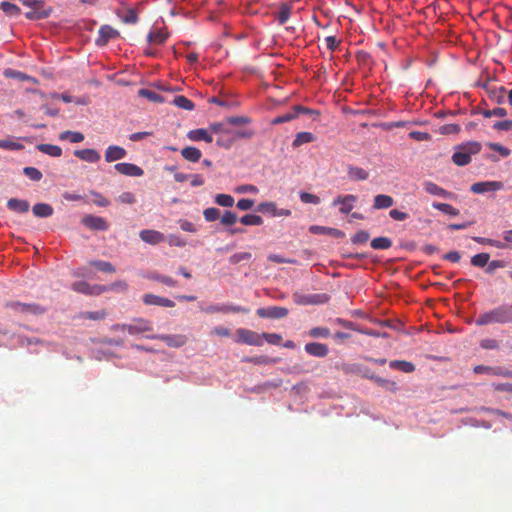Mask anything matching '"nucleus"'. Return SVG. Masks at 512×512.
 Here are the masks:
<instances>
[{"label": "nucleus", "instance_id": "nucleus-3", "mask_svg": "<svg viewBox=\"0 0 512 512\" xmlns=\"http://www.w3.org/2000/svg\"><path fill=\"white\" fill-rule=\"evenodd\" d=\"M236 333L238 336V342L253 346H261L263 344L262 334H258L257 332L245 328L237 329Z\"/></svg>", "mask_w": 512, "mask_h": 512}, {"label": "nucleus", "instance_id": "nucleus-54", "mask_svg": "<svg viewBox=\"0 0 512 512\" xmlns=\"http://www.w3.org/2000/svg\"><path fill=\"white\" fill-rule=\"evenodd\" d=\"M0 148L7 150H22L24 146L19 142H14L8 139H0Z\"/></svg>", "mask_w": 512, "mask_h": 512}, {"label": "nucleus", "instance_id": "nucleus-18", "mask_svg": "<svg viewBox=\"0 0 512 512\" xmlns=\"http://www.w3.org/2000/svg\"><path fill=\"white\" fill-rule=\"evenodd\" d=\"M309 231L312 234H316V235H329V236H332L334 238H343L344 235H345L344 232H342L341 230H338V229H335V228H331V227L318 226V225H312L309 228Z\"/></svg>", "mask_w": 512, "mask_h": 512}, {"label": "nucleus", "instance_id": "nucleus-1", "mask_svg": "<svg viewBox=\"0 0 512 512\" xmlns=\"http://www.w3.org/2000/svg\"><path fill=\"white\" fill-rule=\"evenodd\" d=\"M512 322V305L503 304L490 311L481 314L476 320L475 324L484 326L489 324H506Z\"/></svg>", "mask_w": 512, "mask_h": 512}, {"label": "nucleus", "instance_id": "nucleus-24", "mask_svg": "<svg viewBox=\"0 0 512 512\" xmlns=\"http://www.w3.org/2000/svg\"><path fill=\"white\" fill-rule=\"evenodd\" d=\"M347 175L351 180L355 181H364L369 177V173L366 170L353 165L348 166Z\"/></svg>", "mask_w": 512, "mask_h": 512}, {"label": "nucleus", "instance_id": "nucleus-27", "mask_svg": "<svg viewBox=\"0 0 512 512\" xmlns=\"http://www.w3.org/2000/svg\"><path fill=\"white\" fill-rule=\"evenodd\" d=\"M181 155L183 156V158H185L186 160L190 161V162H198L202 156V153L201 151L196 148V147H192V146H188V147H185L181 150Z\"/></svg>", "mask_w": 512, "mask_h": 512}, {"label": "nucleus", "instance_id": "nucleus-41", "mask_svg": "<svg viewBox=\"0 0 512 512\" xmlns=\"http://www.w3.org/2000/svg\"><path fill=\"white\" fill-rule=\"evenodd\" d=\"M490 255L488 253H479L471 258V264L475 267H484L488 264Z\"/></svg>", "mask_w": 512, "mask_h": 512}, {"label": "nucleus", "instance_id": "nucleus-32", "mask_svg": "<svg viewBox=\"0 0 512 512\" xmlns=\"http://www.w3.org/2000/svg\"><path fill=\"white\" fill-rule=\"evenodd\" d=\"M314 139H315L314 135L310 132H299L296 134V137L292 142V146L294 148H297L303 144L313 142Z\"/></svg>", "mask_w": 512, "mask_h": 512}, {"label": "nucleus", "instance_id": "nucleus-30", "mask_svg": "<svg viewBox=\"0 0 512 512\" xmlns=\"http://www.w3.org/2000/svg\"><path fill=\"white\" fill-rule=\"evenodd\" d=\"M37 150L52 157H60L62 155L61 147L52 144H38Z\"/></svg>", "mask_w": 512, "mask_h": 512}, {"label": "nucleus", "instance_id": "nucleus-46", "mask_svg": "<svg viewBox=\"0 0 512 512\" xmlns=\"http://www.w3.org/2000/svg\"><path fill=\"white\" fill-rule=\"evenodd\" d=\"M1 9L10 16L19 15L21 12V9L17 5L6 1L1 3Z\"/></svg>", "mask_w": 512, "mask_h": 512}, {"label": "nucleus", "instance_id": "nucleus-11", "mask_svg": "<svg viewBox=\"0 0 512 512\" xmlns=\"http://www.w3.org/2000/svg\"><path fill=\"white\" fill-rule=\"evenodd\" d=\"M356 200H357V197L352 194H348L345 196H338L333 201V206H337L340 204L341 205V207L339 209L340 212L343 214H348L354 208V203L356 202Z\"/></svg>", "mask_w": 512, "mask_h": 512}, {"label": "nucleus", "instance_id": "nucleus-9", "mask_svg": "<svg viewBox=\"0 0 512 512\" xmlns=\"http://www.w3.org/2000/svg\"><path fill=\"white\" fill-rule=\"evenodd\" d=\"M82 223L91 230L106 231L109 228L104 218L94 215H86L83 217Z\"/></svg>", "mask_w": 512, "mask_h": 512}, {"label": "nucleus", "instance_id": "nucleus-51", "mask_svg": "<svg viewBox=\"0 0 512 512\" xmlns=\"http://www.w3.org/2000/svg\"><path fill=\"white\" fill-rule=\"evenodd\" d=\"M203 215L206 221L213 222L220 218L221 212L218 208L211 207L205 209Z\"/></svg>", "mask_w": 512, "mask_h": 512}, {"label": "nucleus", "instance_id": "nucleus-53", "mask_svg": "<svg viewBox=\"0 0 512 512\" xmlns=\"http://www.w3.org/2000/svg\"><path fill=\"white\" fill-rule=\"evenodd\" d=\"M481 114L486 117V118H490V117H505L507 115V111L506 109L504 108H501V107H497V108H494L492 110H483L481 112Z\"/></svg>", "mask_w": 512, "mask_h": 512}, {"label": "nucleus", "instance_id": "nucleus-28", "mask_svg": "<svg viewBox=\"0 0 512 512\" xmlns=\"http://www.w3.org/2000/svg\"><path fill=\"white\" fill-rule=\"evenodd\" d=\"M44 6H33L31 11L25 14L29 20H40L45 19L50 15V11L43 9Z\"/></svg>", "mask_w": 512, "mask_h": 512}, {"label": "nucleus", "instance_id": "nucleus-45", "mask_svg": "<svg viewBox=\"0 0 512 512\" xmlns=\"http://www.w3.org/2000/svg\"><path fill=\"white\" fill-rule=\"evenodd\" d=\"M244 361L246 362H250V363H253V364H256V365H267V364H273L276 362L275 359L273 358H270L268 356H256V357H247L244 359Z\"/></svg>", "mask_w": 512, "mask_h": 512}, {"label": "nucleus", "instance_id": "nucleus-6", "mask_svg": "<svg viewBox=\"0 0 512 512\" xmlns=\"http://www.w3.org/2000/svg\"><path fill=\"white\" fill-rule=\"evenodd\" d=\"M289 311L285 307L270 306L259 308L257 315L261 318L281 319L288 315Z\"/></svg>", "mask_w": 512, "mask_h": 512}, {"label": "nucleus", "instance_id": "nucleus-52", "mask_svg": "<svg viewBox=\"0 0 512 512\" xmlns=\"http://www.w3.org/2000/svg\"><path fill=\"white\" fill-rule=\"evenodd\" d=\"M299 197L300 200L306 204L318 205L321 202L320 198L317 195L308 192H300Z\"/></svg>", "mask_w": 512, "mask_h": 512}, {"label": "nucleus", "instance_id": "nucleus-21", "mask_svg": "<svg viewBox=\"0 0 512 512\" xmlns=\"http://www.w3.org/2000/svg\"><path fill=\"white\" fill-rule=\"evenodd\" d=\"M74 156L89 163H95L101 158L95 149L76 150L74 151Z\"/></svg>", "mask_w": 512, "mask_h": 512}, {"label": "nucleus", "instance_id": "nucleus-50", "mask_svg": "<svg viewBox=\"0 0 512 512\" xmlns=\"http://www.w3.org/2000/svg\"><path fill=\"white\" fill-rule=\"evenodd\" d=\"M276 208L277 206L274 202H262L257 206L256 211L261 213H269L274 216Z\"/></svg>", "mask_w": 512, "mask_h": 512}, {"label": "nucleus", "instance_id": "nucleus-20", "mask_svg": "<svg viewBox=\"0 0 512 512\" xmlns=\"http://www.w3.org/2000/svg\"><path fill=\"white\" fill-rule=\"evenodd\" d=\"M7 208L13 212L23 214L29 211L30 204L24 199L10 198L7 201Z\"/></svg>", "mask_w": 512, "mask_h": 512}, {"label": "nucleus", "instance_id": "nucleus-57", "mask_svg": "<svg viewBox=\"0 0 512 512\" xmlns=\"http://www.w3.org/2000/svg\"><path fill=\"white\" fill-rule=\"evenodd\" d=\"M166 35L161 31H152L148 34V42L162 44L166 40Z\"/></svg>", "mask_w": 512, "mask_h": 512}, {"label": "nucleus", "instance_id": "nucleus-37", "mask_svg": "<svg viewBox=\"0 0 512 512\" xmlns=\"http://www.w3.org/2000/svg\"><path fill=\"white\" fill-rule=\"evenodd\" d=\"M139 95L148 99L149 101L156 103H161L164 101V98L160 94L150 89H140Z\"/></svg>", "mask_w": 512, "mask_h": 512}, {"label": "nucleus", "instance_id": "nucleus-5", "mask_svg": "<svg viewBox=\"0 0 512 512\" xmlns=\"http://www.w3.org/2000/svg\"><path fill=\"white\" fill-rule=\"evenodd\" d=\"M474 372L476 374H487L492 376H502L505 378H512V370L505 367H492V366H484L477 365L474 367Z\"/></svg>", "mask_w": 512, "mask_h": 512}, {"label": "nucleus", "instance_id": "nucleus-12", "mask_svg": "<svg viewBox=\"0 0 512 512\" xmlns=\"http://www.w3.org/2000/svg\"><path fill=\"white\" fill-rule=\"evenodd\" d=\"M152 326L151 323L143 318H138L133 321L131 324H127V332L130 335H137L143 332L151 331Z\"/></svg>", "mask_w": 512, "mask_h": 512}, {"label": "nucleus", "instance_id": "nucleus-2", "mask_svg": "<svg viewBox=\"0 0 512 512\" xmlns=\"http://www.w3.org/2000/svg\"><path fill=\"white\" fill-rule=\"evenodd\" d=\"M292 298L298 305L323 304L328 301V296L326 294H302L295 292Z\"/></svg>", "mask_w": 512, "mask_h": 512}, {"label": "nucleus", "instance_id": "nucleus-61", "mask_svg": "<svg viewBox=\"0 0 512 512\" xmlns=\"http://www.w3.org/2000/svg\"><path fill=\"white\" fill-rule=\"evenodd\" d=\"M72 289L75 292L88 295L89 289H90V284L85 281H77L72 284Z\"/></svg>", "mask_w": 512, "mask_h": 512}, {"label": "nucleus", "instance_id": "nucleus-40", "mask_svg": "<svg viewBox=\"0 0 512 512\" xmlns=\"http://www.w3.org/2000/svg\"><path fill=\"white\" fill-rule=\"evenodd\" d=\"M173 103L179 107V108H182V109H185V110H193L194 109V103L189 100L187 97L185 96H176L173 100Z\"/></svg>", "mask_w": 512, "mask_h": 512}, {"label": "nucleus", "instance_id": "nucleus-10", "mask_svg": "<svg viewBox=\"0 0 512 512\" xmlns=\"http://www.w3.org/2000/svg\"><path fill=\"white\" fill-rule=\"evenodd\" d=\"M114 168L117 172L126 176L141 177L144 174L141 167L132 163H117Z\"/></svg>", "mask_w": 512, "mask_h": 512}, {"label": "nucleus", "instance_id": "nucleus-59", "mask_svg": "<svg viewBox=\"0 0 512 512\" xmlns=\"http://www.w3.org/2000/svg\"><path fill=\"white\" fill-rule=\"evenodd\" d=\"M291 14V8L288 5H282L278 11V21L284 24L288 21Z\"/></svg>", "mask_w": 512, "mask_h": 512}, {"label": "nucleus", "instance_id": "nucleus-36", "mask_svg": "<svg viewBox=\"0 0 512 512\" xmlns=\"http://www.w3.org/2000/svg\"><path fill=\"white\" fill-rule=\"evenodd\" d=\"M219 206L230 208L234 205V198L228 194H217L214 199Z\"/></svg>", "mask_w": 512, "mask_h": 512}, {"label": "nucleus", "instance_id": "nucleus-64", "mask_svg": "<svg viewBox=\"0 0 512 512\" xmlns=\"http://www.w3.org/2000/svg\"><path fill=\"white\" fill-rule=\"evenodd\" d=\"M493 128L498 131H508L512 129V120L497 121Z\"/></svg>", "mask_w": 512, "mask_h": 512}, {"label": "nucleus", "instance_id": "nucleus-63", "mask_svg": "<svg viewBox=\"0 0 512 512\" xmlns=\"http://www.w3.org/2000/svg\"><path fill=\"white\" fill-rule=\"evenodd\" d=\"M117 201L123 204H134L136 202V198L131 192H123L118 196Z\"/></svg>", "mask_w": 512, "mask_h": 512}, {"label": "nucleus", "instance_id": "nucleus-47", "mask_svg": "<svg viewBox=\"0 0 512 512\" xmlns=\"http://www.w3.org/2000/svg\"><path fill=\"white\" fill-rule=\"evenodd\" d=\"M199 308L201 311L213 314V313H225V304H211L208 306H203L202 304L199 305Z\"/></svg>", "mask_w": 512, "mask_h": 512}, {"label": "nucleus", "instance_id": "nucleus-22", "mask_svg": "<svg viewBox=\"0 0 512 512\" xmlns=\"http://www.w3.org/2000/svg\"><path fill=\"white\" fill-rule=\"evenodd\" d=\"M394 204V199L386 194H378L374 197L373 201V209H387L392 207Z\"/></svg>", "mask_w": 512, "mask_h": 512}, {"label": "nucleus", "instance_id": "nucleus-62", "mask_svg": "<svg viewBox=\"0 0 512 512\" xmlns=\"http://www.w3.org/2000/svg\"><path fill=\"white\" fill-rule=\"evenodd\" d=\"M81 315H82V318H84V319L101 320L106 317V312L104 310L94 311V312L87 311V312H83Z\"/></svg>", "mask_w": 512, "mask_h": 512}, {"label": "nucleus", "instance_id": "nucleus-19", "mask_svg": "<svg viewBox=\"0 0 512 512\" xmlns=\"http://www.w3.org/2000/svg\"><path fill=\"white\" fill-rule=\"evenodd\" d=\"M126 150L120 146L111 145L105 151V160L107 162H114L126 157Z\"/></svg>", "mask_w": 512, "mask_h": 512}, {"label": "nucleus", "instance_id": "nucleus-55", "mask_svg": "<svg viewBox=\"0 0 512 512\" xmlns=\"http://www.w3.org/2000/svg\"><path fill=\"white\" fill-rule=\"evenodd\" d=\"M251 257H252V254L249 252L235 253L229 257V262H230V264L235 265L242 261L249 260V259H251Z\"/></svg>", "mask_w": 512, "mask_h": 512}, {"label": "nucleus", "instance_id": "nucleus-16", "mask_svg": "<svg viewBox=\"0 0 512 512\" xmlns=\"http://www.w3.org/2000/svg\"><path fill=\"white\" fill-rule=\"evenodd\" d=\"M118 36V32L109 25H103L99 29V36L96 39L98 46H105L108 41Z\"/></svg>", "mask_w": 512, "mask_h": 512}, {"label": "nucleus", "instance_id": "nucleus-26", "mask_svg": "<svg viewBox=\"0 0 512 512\" xmlns=\"http://www.w3.org/2000/svg\"><path fill=\"white\" fill-rule=\"evenodd\" d=\"M13 308L23 313L41 314L44 312V309L36 304H24L16 302L13 304Z\"/></svg>", "mask_w": 512, "mask_h": 512}, {"label": "nucleus", "instance_id": "nucleus-7", "mask_svg": "<svg viewBox=\"0 0 512 512\" xmlns=\"http://www.w3.org/2000/svg\"><path fill=\"white\" fill-rule=\"evenodd\" d=\"M150 339H159L165 342L169 347L180 348L187 343V337L185 335H169V334H161V335H153L148 336Z\"/></svg>", "mask_w": 512, "mask_h": 512}, {"label": "nucleus", "instance_id": "nucleus-34", "mask_svg": "<svg viewBox=\"0 0 512 512\" xmlns=\"http://www.w3.org/2000/svg\"><path fill=\"white\" fill-rule=\"evenodd\" d=\"M60 140H69L71 143H79L84 140V135L76 131H64L59 135Z\"/></svg>", "mask_w": 512, "mask_h": 512}, {"label": "nucleus", "instance_id": "nucleus-60", "mask_svg": "<svg viewBox=\"0 0 512 512\" xmlns=\"http://www.w3.org/2000/svg\"><path fill=\"white\" fill-rule=\"evenodd\" d=\"M369 238H370V235L367 231L360 230L351 238V241L354 244H363V243L367 242L369 240Z\"/></svg>", "mask_w": 512, "mask_h": 512}, {"label": "nucleus", "instance_id": "nucleus-14", "mask_svg": "<svg viewBox=\"0 0 512 512\" xmlns=\"http://www.w3.org/2000/svg\"><path fill=\"white\" fill-rule=\"evenodd\" d=\"M139 237L142 241L151 245L159 244L165 240V237L161 232L151 229L140 231Z\"/></svg>", "mask_w": 512, "mask_h": 512}, {"label": "nucleus", "instance_id": "nucleus-23", "mask_svg": "<svg viewBox=\"0 0 512 512\" xmlns=\"http://www.w3.org/2000/svg\"><path fill=\"white\" fill-rule=\"evenodd\" d=\"M33 214L36 217L47 218L53 215L54 209L50 204L37 203L32 208Z\"/></svg>", "mask_w": 512, "mask_h": 512}, {"label": "nucleus", "instance_id": "nucleus-17", "mask_svg": "<svg viewBox=\"0 0 512 512\" xmlns=\"http://www.w3.org/2000/svg\"><path fill=\"white\" fill-rule=\"evenodd\" d=\"M423 188L427 193H429L431 195L439 196V197H442L445 199H450L453 196V194L451 192L441 188L440 186H438L437 184H435L431 181H425L423 183Z\"/></svg>", "mask_w": 512, "mask_h": 512}, {"label": "nucleus", "instance_id": "nucleus-56", "mask_svg": "<svg viewBox=\"0 0 512 512\" xmlns=\"http://www.w3.org/2000/svg\"><path fill=\"white\" fill-rule=\"evenodd\" d=\"M250 118L246 116H232L228 117L226 122L227 124L233 125V126H242L250 123Z\"/></svg>", "mask_w": 512, "mask_h": 512}, {"label": "nucleus", "instance_id": "nucleus-35", "mask_svg": "<svg viewBox=\"0 0 512 512\" xmlns=\"http://www.w3.org/2000/svg\"><path fill=\"white\" fill-rule=\"evenodd\" d=\"M370 245L375 250H386L392 246V241L387 237H377L371 241Z\"/></svg>", "mask_w": 512, "mask_h": 512}, {"label": "nucleus", "instance_id": "nucleus-39", "mask_svg": "<svg viewBox=\"0 0 512 512\" xmlns=\"http://www.w3.org/2000/svg\"><path fill=\"white\" fill-rule=\"evenodd\" d=\"M90 264L92 266H94L95 268H97L99 271H102L105 273H114L115 272L114 266L110 262H107V261L94 260V261H91Z\"/></svg>", "mask_w": 512, "mask_h": 512}, {"label": "nucleus", "instance_id": "nucleus-43", "mask_svg": "<svg viewBox=\"0 0 512 512\" xmlns=\"http://www.w3.org/2000/svg\"><path fill=\"white\" fill-rule=\"evenodd\" d=\"M237 220V214L230 210H226L224 214L220 217V222L224 226H232L237 222Z\"/></svg>", "mask_w": 512, "mask_h": 512}, {"label": "nucleus", "instance_id": "nucleus-25", "mask_svg": "<svg viewBox=\"0 0 512 512\" xmlns=\"http://www.w3.org/2000/svg\"><path fill=\"white\" fill-rule=\"evenodd\" d=\"M187 137L191 141H205L207 143H211L213 141V138L208 131L202 128L189 131Z\"/></svg>", "mask_w": 512, "mask_h": 512}, {"label": "nucleus", "instance_id": "nucleus-15", "mask_svg": "<svg viewBox=\"0 0 512 512\" xmlns=\"http://www.w3.org/2000/svg\"><path fill=\"white\" fill-rule=\"evenodd\" d=\"M143 302L146 304V305H156V306H162V307H168V308H172L175 306V303L168 299V298H164V297H160V296H157V295H154V294H145L143 296Z\"/></svg>", "mask_w": 512, "mask_h": 512}, {"label": "nucleus", "instance_id": "nucleus-31", "mask_svg": "<svg viewBox=\"0 0 512 512\" xmlns=\"http://www.w3.org/2000/svg\"><path fill=\"white\" fill-rule=\"evenodd\" d=\"M452 160L458 166H465L470 163L471 156L469 155V152L461 148L453 154Z\"/></svg>", "mask_w": 512, "mask_h": 512}, {"label": "nucleus", "instance_id": "nucleus-49", "mask_svg": "<svg viewBox=\"0 0 512 512\" xmlns=\"http://www.w3.org/2000/svg\"><path fill=\"white\" fill-rule=\"evenodd\" d=\"M23 173L33 181H40L43 177L42 172L35 167H25Z\"/></svg>", "mask_w": 512, "mask_h": 512}, {"label": "nucleus", "instance_id": "nucleus-44", "mask_svg": "<svg viewBox=\"0 0 512 512\" xmlns=\"http://www.w3.org/2000/svg\"><path fill=\"white\" fill-rule=\"evenodd\" d=\"M308 335L312 338H328L330 330L326 327H314L308 331Z\"/></svg>", "mask_w": 512, "mask_h": 512}, {"label": "nucleus", "instance_id": "nucleus-8", "mask_svg": "<svg viewBox=\"0 0 512 512\" xmlns=\"http://www.w3.org/2000/svg\"><path fill=\"white\" fill-rule=\"evenodd\" d=\"M503 188L502 182L499 181H485L477 182L471 186V191L476 194H483L486 192H494Z\"/></svg>", "mask_w": 512, "mask_h": 512}, {"label": "nucleus", "instance_id": "nucleus-33", "mask_svg": "<svg viewBox=\"0 0 512 512\" xmlns=\"http://www.w3.org/2000/svg\"><path fill=\"white\" fill-rule=\"evenodd\" d=\"M239 221L246 226H259L263 224V218L256 214H246Z\"/></svg>", "mask_w": 512, "mask_h": 512}, {"label": "nucleus", "instance_id": "nucleus-48", "mask_svg": "<svg viewBox=\"0 0 512 512\" xmlns=\"http://www.w3.org/2000/svg\"><path fill=\"white\" fill-rule=\"evenodd\" d=\"M118 15L122 18L123 22L127 24H135L138 22V15L135 9L129 8L124 15Z\"/></svg>", "mask_w": 512, "mask_h": 512}, {"label": "nucleus", "instance_id": "nucleus-4", "mask_svg": "<svg viewBox=\"0 0 512 512\" xmlns=\"http://www.w3.org/2000/svg\"><path fill=\"white\" fill-rule=\"evenodd\" d=\"M311 113H314V111L311 109H308L306 107H303L301 105H296L293 107L292 111L275 117L271 121V124L278 125V124L286 123V122H289V121L295 119L299 114H311Z\"/></svg>", "mask_w": 512, "mask_h": 512}, {"label": "nucleus", "instance_id": "nucleus-13", "mask_svg": "<svg viewBox=\"0 0 512 512\" xmlns=\"http://www.w3.org/2000/svg\"><path fill=\"white\" fill-rule=\"evenodd\" d=\"M305 351L314 357L324 358L329 353V348L326 344L319 342L307 343L304 347Z\"/></svg>", "mask_w": 512, "mask_h": 512}, {"label": "nucleus", "instance_id": "nucleus-58", "mask_svg": "<svg viewBox=\"0 0 512 512\" xmlns=\"http://www.w3.org/2000/svg\"><path fill=\"white\" fill-rule=\"evenodd\" d=\"M235 192L238 194H247V193L257 194L259 192V189L255 185L244 184V185L237 186L235 188Z\"/></svg>", "mask_w": 512, "mask_h": 512}, {"label": "nucleus", "instance_id": "nucleus-38", "mask_svg": "<svg viewBox=\"0 0 512 512\" xmlns=\"http://www.w3.org/2000/svg\"><path fill=\"white\" fill-rule=\"evenodd\" d=\"M432 206H433V208H435L439 211H442L451 216H457L459 214L458 209L454 208L452 205L447 204V203L434 202L432 204Z\"/></svg>", "mask_w": 512, "mask_h": 512}, {"label": "nucleus", "instance_id": "nucleus-42", "mask_svg": "<svg viewBox=\"0 0 512 512\" xmlns=\"http://www.w3.org/2000/svg\"><path fill=\"white\" fill-rule=\"evenodd\" d=\"M209 130L216 134L232 135V129L228 128L225 123L216 122L209 126Z\"/></svg>", "mask_w": 512, "mask_h": 512}, {"label": "nucleus", "instance_id": "nucleus-29", "mask_svg": "<svg viewBox=\"0 0 512 512\" xmlns=\"http://www.w3.org/2000/svg\"><path fill=\"white\" fill-rule=\"evenodd\" d=\"M390 368L400 370L405 373H412L415 370V365L411 362L404 360H393L389 363Z\"/></svg>", "mask_w": 512, "mask_h": 512}]
</instances>
